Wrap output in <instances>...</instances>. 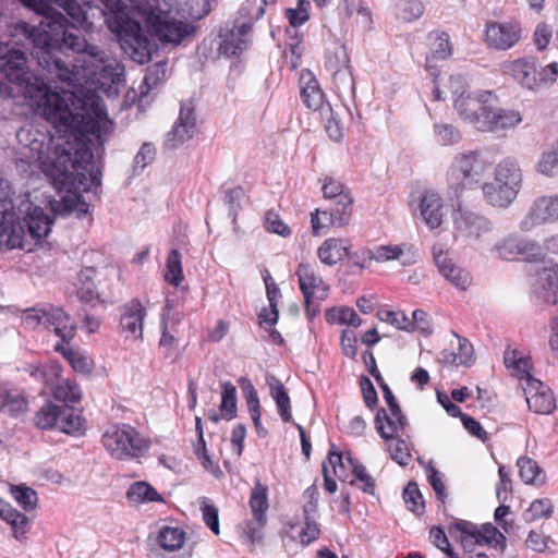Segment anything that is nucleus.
<instances>
[{
  "mask_svg": "<svg viewBox=\"0 0 558 558\" xmlns=\"http://www.w3.org/2000/svg\"><path fill=\"white\" fill-rule=\"evenodd\" d=\"M195 117L191 110H181L180 117L169 133V142L177 146L190 140L195 132Z\"/></svg>",
  "mask_w": 558,
  "mask_h": 558,
  "instance_id": "35",
  "label": "nucleus"
},
{
  "mask_svg": "<svg viewBox=\"0 0 558 558\" xmlns=\"http://www.w3.org/2000/svg\"><path fill=\"white\" fill-rule=\"evenodd\" d=\"M535 293L546 302L555 303L558 299V266L545 267L537 272Z\"/></svg>",
  "mask_w": 558,
  "mask_h": 558,
  "instance_id": "29",
  "label": "nucleus"
},
{
  "mask_svg": "<svg viewBox=\"0 0 558 558\" xmlns=\"http://www.w3.org/2000/svg\"><path fill=\"white\" fill-rule=\"evenodd\" d=\"M195 454L197 456V459L199 460L203 468L213 474L215 477L219 478L223 475L221 469L219 468L218 463L211 459V457L208 454L206 445L204 441L199 440L198 444L195 446Z\"/></svg>",
  "mask_w": 558,
  "mask_h": 558,
  "instance_id": "58",
  "label": "nucleus"
},
{
  "mask_svg": "<svg viewBox=\"0 0 558 558\" xmlns=\"http://www.w3.org/2000/svg\"><path fill=\"white\" fill-rule=\"evenodd\" d=\"M201 511L203 513V519L206 525L216 534L220 533L219 530V518H218V509L214 506V504L208 498H202L201 501Z\"/></svg>",
  "mask_w": 558,
  "mask_h": 558,
  "instance_id": "62",
  "label": "nucleus"
},
{
  "mask_svg": "<svg viewBox=\"0 0 558 558\" xmlns=\"http://www.w3.org/2000/svg\"><path fill=\"white\" fill-rule=\"evenodd\" d=\"M326 320L333 325H348L352 327H360L362 319L356 312L347 306H336L326 311Z\"/></svg>",
  "mask_w": 558,
  "mask_h": 558,
  "instance_id": "43",
  "label": "nucleus"
},
{
  "mask_svg": "<svg viewBox=\"0 0 558 558\" xmlns=\"http://www.w3.org/2000/svg\"><path fill=\"white\" fill-rule=\"evenodd\" d=\"M521 121L522 118L518 111L495 108L493 120H488L487 117L476 119V129L482 132H494L514 128Z\"/></svg>",
  "mask_w": 558,
  "mask_h": 558,
  "instance_id": "28",
  "label": "nucleus"
},
{
  "mask_svg": "<svg viewBox=\"0 0 558 558\" xmlns=\"http://www.w3.org/2000/svg\"><path fill=\"white\" fill-rule=\"evenodd\" d=\"M504 361L506 367L513 376L522 381V385L526 384L529 378H533L531 376V360L522 351L514 348H508L505 352Z\"/></svg>",
  "mask_w": 558,
  "mask_h": 558,
  "instance_id": "30",
  "label": "nucleus"
},
{
  "mask_svg": "<svg viewBox=\"0 0 558 558\" xmlns=\"http://www.w3.org/2000/svg\"><path fill=\"white\" fill-rule=\"evenodd\" d=\"M236 411V389L231 383H223L221 386L220 416L223 420L231 421L235 417Z\"/></svg>",
  "mask_w": 558,
  "mask_h": 558,
  "instance_id": "47",
  "label": "nucleus"
},
{
  "mask_svg": "<svg viewBox=\"0 0 558 558\" xmlns=\"http://www.w3.org/2000/svg\"><path fill=\"white\" fill-rule=\"evenodd\" d=\"M63 355L76 373L90 375L95 363L94 360L84 351L77 349H69Z\"/></svg>",
  "mask_w": 558,
  "mask_h": 558,
  "instance_id": "48",
  "label": "nucleus"
},
{
  "mask_svg": "<svg viewBox=\"0 0 558 558\" xmlns=\"http://www.w3.org/2000/svg\"><path fill=\"white\" fill-rule=\"evenodd\" d=\"M362 262L374 260L383 264L399 262L402 266H411L416 263V252L407 244H384L374 248L361 250Z\"/></svg>",
  "mask_w": 558,
  "mask_h": 558,
  "instance_id": "12",
  "label": "nucleus"
},
{
  "mask_svg": "<svg viewBox=\"0 0 558 558\" xmlns=\"http://www.w3.org/2000/svg\"><path fill=\"white\" fill-rule=\"evenodd\" d=\"M21 2L38 14H41L44 19L40 22H50L53 24V22L57 20L62 24V32L72 34L73 36L86 43L84 38H81L80 36L65 28L63 16L60 13L54 12L51 8L52 3L57 4L58 7L62 8L74 20L75 23L82 25L86 24V27H89V24H87V14L85 9L77 4L75 0H21ZM72 50L82 53L81 60H77V63L73 65L74 73L76 75L82 74L83 77H87L96 84H104L101 82L102 72H107V69L102 65L104 60L98 56L99 53L97 49L85 44V48L82 50Z\"/></svg>",
  "mask_w": 558,
  "mask_h": 558,
  "instance_id": "4",
  "label": "nucleus"
},
{
  "mask_svg": "<svg viewBox=\"0 0 558 558\" xmlns=\"http://www.w3.org/2000/svg\"><path fill=\"white\" fill-rule=\"evenodd\" d=\"M465 93V85L462 78L449 76L440 78L436 83L433 89V98L434 100H441L451 94L454 108L465 121L472 124L471 116L480 117V113L494 100V97L489 92Z\"/></svg>",
  "mask_w": 558,
  "mask_h": 558,
  "instance_id": "7",
  "label": "nucleus"
},
{
  "mask_svg": "<svg viewBox=\"0 0 558 558\" xmlns=\"http://www.w3.org/2000/svg\"><path fill=\"white\" fill-rule=\"evenodd\" d=\"M422 221L432 230L439 228L447 217V207L441 195L433 190L424 191L416 208Z\"/></svg>",
  "mask_w": 558,
  "mask_h": 558,
  "instance_id": "14",
  "label": "nucleus"
},
{
  "mask_svg": "<svg viewBox=\"0 0 558 558\" xmlns=\"http://www.w3.org/2000/svg\"><path fill=\"white\" fill-rule=\"evenodd\" d=\"M286 15L292 26H300L310 19V2L307 0H299L295 8L287 9Z\"/></svg>",
  "mask_w": 558,
  "mask_h": 558,
  "instance_id": "61",
  "label": "nucleus"
},
{
  "mask_svg": "<svg viewBox=\"0 0 558 558\" xmlns=\"http://www.w3.org/2000/svg\"><path fill=\"white\" fill-rule=\"evenodd\" d=\"M8 43L0 41V72L12 83L23 88L24 97L34 109L57 129L56 135H66L70 138L85 137L93 134L101 141L112 131V121L108 119L102 104L95 97L87 100H75L71 93L58 92L48 86L38 76L31 75L27 58L23 51L15 48L29 41L35 47V57L48 70H61L63 63L53 58L61 44L69 49L82 50L84 40L62 32V24L40 22L33 29L27 24L19 23Z\"/></svg>",
  "mask_w": 558,
  "mask_h": 558,
  "instance_id": "1",
  "label": "nucleus"
},
{
  "mask_svg": "<svg viewBox=\"0 0 558 558\" xmlns=\"http://www.w3.org/2000/svg\"><path fill=\"white\" fill-rule=\"evenodd\" d=\"M296 276L299 287L307 306L315 300H324L327 298L329 286L316 274L312 265L300 263L296 269Z\"/></svg>",
  "mask_w": 558,
  "mask_h": 558,
  "instance_id": "17",
  "label": "nucleus"
},
{
  "mask_svg": "<svg viewBox=\"0 0 558 558\" xmlns=\"http://www.w3.org/2000/svg\"><path fill=\"white\" fill-rule=\"evenodd\" d=\"M31 149L37 154L36 161L51 180L56 195L34 191L0 211V250L31 252L50 234L54 215L82 217L88 211V204L80 195L86 190L84 165L93 157L84 137L75 141L52 135L46 144L34 142Z\"/></svg>",
  "mask_w": 558,
  "mask_h": 558,
  "instance_id": "2",
  "label": "nucleus"
},
{
  "mask_svg": "<svg viewBox=\"0 0 558 558\" xmlns=\"http://www.w3.org/2000/svg\"><path fill=\"white\" fill-rule=\"evenodd\" d=\"M554 512V505L549 498H539L531 502L524 512V518L529 522L541 519H548Z\"/></svg>",
  "mask_w": 558,
  "mask_h": 558,
  "instance_id": "52",
  "label": "nucleus"
},
{
  "mask_svg": "<svg viewBox=\"0 0 558 558\" xmlns=\"http://www.w3.org/2000/svg\"><path fill=\"white\" fill-rule=\"evenodd\" d=\"M480 529L481 543L490 545L504 551L506 548V536L493 524L487 523Z\"/></svg>",
  "mask_w": 558,
  "mask_h": 558,
  "instance_id": "56",
  "label": "nucleus"
},
{
  "mask_svg": "<svg viewBox=\"0 0 558 558\" xmlns=\"http://www.w3.org/2000/svg\"><path fill=\"white\" fill-rule=\"evenodd\" d=\"M400 15L408 21L416 20L424 13V7L418 0H407L400 4Z\"/></svg>",
  "mask_w": 558,
  "mask_h": 558,
  "instance_id": "64",
  "label": "nucleus"
},
{
  "mask_svg": "<svg viewBox=\"0 0 558 558\" xmlns=\"http://www.w3.org/2000/svg\"><path fill=\"white\" fill-rule=\"evenodd\" d=\"M0 405L3 412L17 415L27 411L28 401L23 393L3 388L0 390Z\"/></svg>",
  "mask_w": 558,
  "mask_h": 558,
  "instance_id": "41",
  "label": "nucleus"
},
{
  "mask_svg": "<svg viewBox=\"0 0 558 558\" xmlns=\"http://www.w3.org/2000/svg\"><path fill=\"white\" fill-rule=\"evenodd\" d=\"M450 343V349L440 353V362L446 365L471 366L475 361L472 343L458 335Z\"/></svg>",
  "mask_w": 558,
  "mask_h": 558,
  "instance_id": "22",
  "label": "nucleus"
},
{
  "mask_svg": "<svg viewBox=\"0 0 558 558\" xmlns=\"http://www.w3.org/2000/svg\"><path fill=\"white\" fill-rule=\"evenodd\" d=\"M264 227L270 232L278 234L282 238H288L291 234L289 226L274 211H268L264 218Z\"/></svg>",
  "mask_w": 558,
  "mask_h": 558,
  "instance_id": "60",
  "label": "nucleus"
},
{
  "mask_svg": "<svg viewBox=\"0 0 558 558\" xmlns=\"http://www.w3.org/2000/svg\"><path fill=\"white\" fill-rule=\"evenodd\" d=\"M267 383L270 389V396L276 402L282 421L290 422L292 420L291 401L287 389L284 388L283 384L274 376H270L267 379Z\"/></svg>",
  "mask_w": 558,
  "mask_h": 558,
  "instance_id": "38",
  "label": "nucleus"
},
{
  "mask_svg": "<svg viewBox=\"0 0 558 558\" xmlns=\"http://www.w3.org/2000/svg\"><path fill=\"white\" fill-rule=\"evenodd\" d=\"M390 441L391 444L388 446V451L391 459L400 465H408L412 460L410 445L404 439L398 437Z\"/></svg>",
  "mask_w": 558,
  "mask_h": 558,
  "instance_id": "57",
  "label": "nucleus"
},
{
  "mask_svg": "<svg viewBox=\"0 0 558 558\" xmlns=\"http://www.w3.org/2000/svg\"><path fill=\"white\" fill-rule=\"evenodd\" d=\"M536 170L546 177H555L558 174V144L542 153Z\"/></svg>",
  "mask_w": 558,
  "mask_h": 558,
  "instance_id": "51",
  "label": "nucleus"
},
{
  "mask_svg": "<svg viewBox=\"0 0 558 558\" xmlns=\"http://www.w3.org/2000/svg\"><path fill=\"white\" fill-rule=\"evenodd\" d=\"M250 29V25L242 24L235 31H230V36H228L220 46L221 51L225 54L233 56L243 50L246 47L245 36Z\"/></svg>",
  "mask_w": 558,
  "mask_h": 558,
  "instance_id": "46",
  "label": "nucleus"
},
{
  "mask_svg": "<svg viewBox=\"0 0 558 558\" xmlns=\"http://www.w3.org/2000/svg\"><path fill=\"white\" fill-rule=\"evenodd\" d=\"M20 320L27 330L53 332L63 341L71 340L75 335L73 319L62 308L51 304L22 311Z\"/></svg>",
  "mask_w": 558,
  "mask_h": 558,
  "instance_id": "6",
  "label": "nucleus"
},
{
  "mask_svg": "<svg viewBox=\"0 0 558 558\" xmlns=\"http://www.w3.org/2000/svg\"><path fill=\"white\" fill-rule=\"evenodd\" d=\"M405 331L418 332L421 336L428 337L433 332V325L427 315L422 310H415L412 313V318H408Z\"/></svg>",
  "mask_w": 558,
  "mask_h": 558,
  "instance_id": "55",
  "label": "nucleus"
},
{
  "mask_svg": "<svg viewBox=\"0 0 558 558\" xmlns=\"http://www.w3.org/2000/svg\"><path fill=\"white\" fill-rule=\"evenodd\" d=\"M27 371L32 377L43 381L49 389L62 378V367L56 361L31 365Z\"/></svg>",
  "mask_w": 558,
  "mask_h": 558,
  "instance_id": "39",
  "label": "nucleus"
},
{
  "mask_svg": "<svg viewBox=\"0 0 558 558\" xmlns=\"http://www.w3.org/2000/svg\"><path fill=\"white\" fill-rule=\"evenodd\" d=\"M325 464L329 466L330 472L336 477L343 482L348 481L350 484L355 483L353 476L361 465L352 459L350 453L343 454L337 451L333 446L329 451L328 461Z\"/></svg>",
  "mask_w": 558,
  "mask_h": 558,
  "instance_id": "26",
  "label": "nucleus"
},
{
  "mask_svg": "<svg viewBox=\"0 0 558 558\" xmlns=\"http://www.w3.org/2000/svg\"><path fill=\"white\" fill-rule=\"evenodd\" d=\"M407 420L401 410H379L375 417V428L386 441L393 440L404 429Z\"/></svg>",
  "mask_w": 558,
  "mask_h": 558,
  "instance_id": "25",
  "label": "nucleus"
},
{
  "mask_svg": "<svg viewBox=\"0 0 558 558\" xmlns=\"http://www.w3.org/2000/svg\"><path fill=\"white\" fill-rule=\"evenodd\" d=\"M93 275H95V272L92 269H86L80 275L78 294L87 302L98 300L100 296L99 289L92 278ZM99 276L100 274H96V279L99 280Z\"/></svg>",
  "mask_w": 558,
  "mask_h": 558,
  "instance_id": "50",
  "label": "nucleus"
},
{
  "mask_svg": "<svg viewBox=\"0 0 558 558\" xmlns=\"http://www.w3.org/2000/svg\"><path fill=\"white\" fill-rule=\"evenodd\" d=\"M185 539L184 531L174 526H166L161 529L158 535V543L160 547L167 551H177L181 549Z\"/></svg>",
  "mask_w": 558,
  "mask_h": 558,
  "instance_id": "45",
  "label": "nucleus"
},
{
  "mask_svg": "<svg viewBox=\"0 0 558 558\" xmlns=\"http://www.w3.org/2000/svg\"><path fill=\"white\" fill-rule=\"evenodd\" d=\"M454 222L457 230L466 238H478L487 229L485 219L471 211L460 210Z\"/></svg>",
  "mask_w": 558,
  "mask_h": 558,
  "instance_id": "34",
  "label": "nucleus"
},
{
  "mask_svg": "<svg viewBox=\"0 0 558 558\" xmlns=\"http://www.w3.org/2000/svg\"><path fill=\"white\" fill-rule=\"evenodd\" d=\"M525 392L526 403L536 414L547 415L555 411L556 399L549 387L536 378H529L526 384L522 385Z\"/></svg>",
  "mask_w": 558,
  "mask_h": 558,
  "instance_id": "16",
  "label": "nucleus"
},
{
  "mask_svg": "<svg viewBox=\"0 0 558 558\" xmlns=\"http://www.w3.org/2000/svg\"><path fill=\"white\" fill-rule=\"evenodd\" d=\"M435 263L440 274L456 288L466 290L471 284V276L463 268L456 265L451 258L438 246L433 247Z\"/></svg>",
  "mask_w": 558,
  "mask_h": 558,
  "instance_id": "21",
  "label": "nucleus"
},
{
  "mask_svg": "<svg viewBox=\"0 0 558 558\" xmlns=\"http://www.w3.org/2000/svg\"><path fill=\"white\" fill-rule=\"evenodd\" d=\"M170 314L171 306L169 303L166 304L162 311V322H161V330L162 335L159 341L160 347L166 350H171L175 345V337L170 332L169 324H170Z\"/></svg>",
  "mask_w": 558,
  "mask_h": 558,
  "instance_id": "63",
  "label": "nucleus"
},
{
  "mask_svg": "<svg viewBox=\"0 0 558 558\" xmlns=\"http://www.w3.org/2000/svg\"><path fill=\"white\" fill-rule=\"evenodd\" d=\"M101 1L108 28L141 64L150 59V37L177 46L195 32L178 0Z\"/></svg>",
  "mask_w": 558,
  "mask_h": 558,
  "instance_id": "3",
  "label": "nucleus"
},
{
  "mask_svg": "<svg viewBox=\"0 0 558 558\" xmlns=\"http://www.w3.org/2000/svg\"><path fill=\"white\" fill-rule=\"evenodd\" d=\"M165 279L174 287H179L184 280L181 255L177 250L171 251L167 258Z\"/></svg>",
  "mask_w": 558,
  "mask_h": 558,
  "instance_id": "49",
  "label": "nucleus"
},
{
  "mask_svg": "<svg viewBox=\"0 0 558 558\" xmlns=\"http://www.w3.org/2000/svg\"><path fill=\"white\" fill-rule=\"evenodd\" d=\"M126 498L132 505H144L148 502H163V497L148 482L138 481L129 487Z\"/></svg>",
  "mask_w": 558,
  "mask_h": 558,
  "instance_id": "36",
  "label": "nucleus"
},
{
  "mask_svg": "<svg viewBox=\"0 0 558 558\" xmlns=\"http://www.w3.org/2000/svg\"><path fill=\"white\" fill-rule=\"evenodd\" d=\"M521 38V27L517 22H489L485 28L486 44L498 50L514 46Z\"/></svg>",
  "mask_w": 558,
  "mask_h": 558,
  "instance_id": "18",
  "label": "nucleus"
},
{
  "mask_svg": "<svg viewBox=\"0 0 558 558\" xmlns=\"http://www.w3.org/2000/svg\"><path fill=\"white\" fill-rule=\"evenodd\" d=\"M556 221H558V195H546L535 201L522 220L521 228L529 231L537 225Z\"/></svg>",
  "mask_w": 558,
  "mask_h": 558,
  "instance_id": "20",
  "label": "nucleus"
},
{
  "mask_svg": "<svg viewBox=\"0 0 558 558\" xmlns=\"http://www.w3.org/2000/svg\"><path fill=\"white\" fill-rule=\"evenodd\" d=\"M521 183L522 171L519 165L513 160L506 159L498 163L494 180L484 183L482 191L490 205L504 208L515 199Z\"/></svg>",
  "mask_w": 558,
  "mask_h": 558,
  "instance_id": "8",
  "label": "nucleus"
},
{
  "mask_svg": "<svg viewBox=\"0 0 558 558\" xmlns=\"http://www.w3.org/2000/svg\"><path fill=\"white\" fill-rule=\"evenodd\" d=\"M498 256L506 260H530L541 255V248L534 242L520 239L515 235L502 238L495 246Z\"/></svg>",
  "mask_w": 558,
  "mask_h": 558,
  "instance_id": "19",
  "label": "nucleus"
},
{
  "mask_svg": "<svg viewBox=\"0 0 558 558\" xmlns=\"http://www.w3.org/2000/svg\"><path fill=\"white\" fill-rule=\"evenodd\" d=\"M50 393L54 400L65 404H76L83 398V391L77 383L62 377L52 388Z\"/></svg>",
  "mask_w": 558,
  "mask_h": 558,
  "instance_id": "33",
  "label": "nucleus"
},
{
  "mask_svg": "<svg viewBox=\"0 0 558 558\" xmlns=\"http://www.w3.org/2000/svg\"><path fill=\"white\" fill-rule=\"evenodd\" d=\"M301 98L304 105L313 110L318 111L320 116H329L331 108L325 101V94L316 76L310 70H303L299 78Z\"/></svg>",
  "mask_w": 558,
  "mask_h": 558,
  "instance_id": "15",
  "label": "nucleus"
},
{
  "mask_svg": "<svg viewBox=\"0 0 558 558\" xmlns=\"http://www.w3.org/2000/svg\"><path fill=\"white\" fill-rule=\"evenodd\" d=\"M250 508L255 520L262 525L269 508L268 487L260 481H255L250 495Z\"/></svg>",
  "mask_w": 558,
  "mask_h": 558,
  "instance_id": "37",
  "label": "nucleus"
},
{
  "mask_svg": "<svg viewBox=\"0 0 558 558\" xmlns=\"http://www.w3.org/2000/svg\"><path fill=\"white\" fill-rule=\"evenodd\" d=\"M490 163L475 153L458 154L447 172V179L452 186L471 187L480 183L489 172Z\"/></svg>",
  "mask_w": 558,
  "mask_h": 558,
  "instance_id": "10",
  "label": "nucleus"
},
{
  "mask_svg": "<svg viewBox=\"0 0 558 558\" xmlns=\"http://www.w3.org/2000/svg\"><path fill=\"white\" fill-rule=\"evenodd\" d=\"M0 519L11 526L12 536L21 543L27 541L31 519L0 497Z\"/></svg>",
  "mask_w": 558,
  "mask_h": 558,
  "instance_id": "23",
  "label": "nucleus"
},
{
  "mask_svg": "<svg viewBox=\"0 0 558 558\" xmlns=\"http://www.w3.org/2000/svg\"><path fill=\"white\" fill-rule=\"evenodd\" d=\"M11 497L24 511H33L38 506V496L35 489L25 484H9Z\"/></svg>",
  "mask_w": 558,
  "mask_h": 558,
  "instance_id": "42",
  "label": "nucleus"
},
{
  "mask_svg": "<svg viewBox=\"0 0 558 558\" xmlns=\"http://www.w3.org/2000/svg\"><path fill=\"white\" fill-rule=\"evenodd\" d=\"M322 191L324 197L333 203L332 208L344 213H352L353 197L341 182L332 178H326Z\"/></svg>",
  "mask_w": 558,
  "mask_h": 558,
  "instance_id": "27",
  "label": "nucleus"
},
{
  "mask_svg": "<svg viewBox=\"0 0 558 558\" xmlns=\"http://www.w3.org/2000/svg\"><path fill=\"white\" fill-rule=\"evenodd\" d=\"M352 244L345 238L326 239L317 248L319 260L327 265L333 266L347 257H352Z\"/></svg>",
  "mask_w": 558,
  "mask_h": 558,
  "instance_id": "24",
  "label": "nucleus"
},
{
  "mask_svg": "<svg viewBox=\"0 0 558 558\" xmlns=\"http://www.w3.org/2000/svg\"><path fill=\"white\" fill-rule=\"evenodd\" d=\"M34 424L40 429H56L65 434H77L85 427L84 418L80 414L52 402L45 403L37 411Z\"/></svg>",
  "mask_w": 558,
  "mask_h": 558,
  "instance_id": "11",
  "label": "nucleus"
},
{
  "mask_svg": "<svg viewBox=\"0 0 558 558\" xmlns=\"http://www.w3.org/2000/svg\"><path fill=\"white\" fill-rule=\"evenodd\" d=\"M505 72L522 87L537 90L556 82L558 76V63L553 62L538 69L533 59H519L504 64Z\"/></svg>",
  "mask_w": 558,
  "mask_h": 558,
  "instance_id": "9",
  "label": "nucleus"
},
{
  "mask_svg": "<svg viewBox=\"0 0 558 558\" xmlns=\"http://www.w3.org/2000/svg\"><path fill=\"white\" fill-rule=\"evenodd\" d=\"M101 445L111 459L121 462L134 460L149 448V441L125 423L109 425L101 435Z\"/></svg>",
  "mask_w": 558,
  "mask_h": 558,
  "instance_id": "5",
  "label": "nucleus"
},
{
  "mask_svg": "<svg viewBox=\"0 0 558 558\" xmlns=\"http://www.w3.org/2000/svg\"><path fill=\"white\" fill-rule=\"evenodd\" d=\"M316 511V499L304 507L306 522L300 532V541L303 545H308L318 538L320 534L319 526L316 522L310 520V514Z\"/></svg>",
  "mask_w": 558,
  "mask_h": 558,
  "instance_id": "54",
  "label": "nucleus"
},
{
  "mask_svg": "<svg viewBox=\"0 0 558 558\" xmlns=\"http://www.w3.org/2000/svg\"><path fill=\"white\" fill-rule=\"evenodd\" d=\"M428 46L432 60H445L452 53V45L446 33H432L428 37Z\"/></svg>",
  "mask_w": 558,
  "mask_h": 558,
  "instance_id": "44",
  "label": "nucleus"
},
{
  "mask_svg": "<svg viewBox=\"0 0 558 558\" xmlns=\"http://www.w3.org/2000/svg\"><path fill=\"white\" fill-rule=\"evenodd\" d=\"M241 387L246 399L248 413L251 415V418L253 420L257 433L264 435L265 430L260 422L262 413L257 391L254 385L251 383V380L246 378L241 379Z\"/></svg>",
  "mask_w": 558,
  "mask_h": 558,
  "instance_id": "40",
  "label": "nucleus"
},
{
  "mask_svg": "<svg viewBox=\"0 0 558 558\" xmlns=\"http://www.w3.org/2000/svg\"><path fill=\"white\" fill-rule=\"evenodd\" d=\"M519 474L525 484H537L543 482L542 472L538 464L526 457L518 460Z\"/></svg>",
  "mask_w": 558,
  "mask_h": 558,
  "instance_id": "53",
  "label": "nucleus"
},
{
  "mask_svg": "<svg viewBox=\"0 0 558 558\" xmlns=\"http://www.w3.org/2000/svg\"><path fill=\"white\" fill-rule=\"evenodd\" d=\"M146 308L138 300L123 305L120 317V330L125 340L142 341Z\"/></svg>",
  "mask_w": 558,
  "mask_h": 558,
  "instance_id": "13",
  "label": "nucleus"
},
{
  "mask_svg": "<svg viewBox=\"0 0 558 558\" xmlns=\"http://www.w3.org/2000/svg\"><path fill=\"white\" fill-rule=\"evenodd\" d=\"M403 498L408 508L417 514L424 510V501L422 494L415 483H409L403 492Z\"/></svg>",
  "mask_w": 558,
  "mask_h": 558,
  "instance_id": "59",
  "label": "nucleus"
},
{
  "mask_svg": "<svg viewBox=\"0 0 558 558\" xmlns=\"http://www.w3.org/2000/svg\"><path fill=\"white\" fill-rule=\"evenodd\" d=\"M350 218V213L340 211L335 208L331 211L316 209L311 214L313 232L317 234L320 230L329 227H345Z\"/></svg>",
  "mask_w": 558,
  "mask_h": 558,
  "instance_id": "31",
  "label": "nucleus"
},
{
  "mask_svg": "<svg viewBox=\"0 0 558 558\" xmlns=\"http://www.w3.org/2000/svg\"><path fill=\"white\" fill-rule=\"evenodd\" d=\"M449 532L465 551H472L475 545H482L480 529L471 522L457 521L450 526Z\"/></svg>",
  "mask_w": 558,
  "mask_h": 558,
  "instance_id": "32",
  "label": "nucleus"
}]
</instances>
